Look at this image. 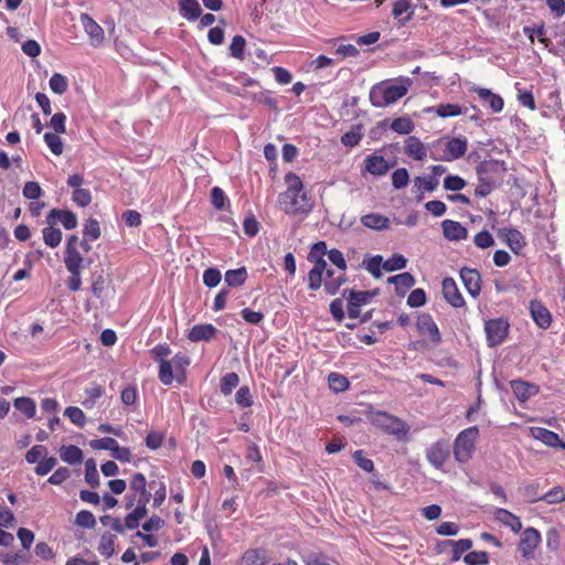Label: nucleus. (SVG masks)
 <instances>
[{
  "instance_id": "dca6fc26",
  "label": "nucleus",
  "mask_w": 565,
  "mask_h": 565,
  "mask_svg": "<svg viewBox=\"0 0 565 565\" xmlns=\"http://www.w3.org/2000/svg\"><path fill=\"white\" fill-rule=\"evenodd\" d=\"M363 166L364 171L374 177L384 175L391 169V164L387 162V160L383 156L375 153L367 156L363 161Z\"/></svg>"
},
{
  "instance_id": "aec40b11",
  "label": "nucleus",
  "mask_w": 565,
  "mask_h": 565,
  "mask_svg": "<svg viewBox=\"0 0 565 565\" xmlns=\"http://www.w3.org/2000/svg\"><path fill=\"white\" fill-rule=\"evenodd\" d=\"M530 311L534 322L542 329L550 328L552 316L548 309L540 301L532 300L530 302Z\"/></svg>"
},
{
  "instance_id": "4be33fe9",
  "label": "nucleus",
  "mask_w": 565,
  "mask_h": 565,
  "mask_svg": "<svg viewBox=\"0 0 565 565\" xmlns=\"http://www.w3.org/2000/svg\"><path fill=\"white\" fill-rule=\"evenodd\" d=\"M441 227L448 241H461L468 237V230L457 221L445 220L441 222Z\"/></svg>"
},
{
  "instance_id": "f3484780",
  "label": "nucleus",
  "mask_w": 565,
  "mask_h": 565,
  "mask_svg": "<svg viewBox=\"0 0 565 565\" xmlns=\"http://www.w3.org/2000/svg\"><path fill=\"white\" fill-rule=\"evenodd\" d=\"M441 287L444 298L449 305H451L455 308H461L465 306L463 297L460 294L457 284L452 278H445L443 280Z\"/></svg>"
},
{
  "instance_id": "ddd939ff",
  "label": "nucleus",
  "mask_w": 565,
  "mask_h": 565,
  "mask_svg": "<svg viewBox=\"0 0 565 565\" xmlns=\"http://www.w3.org/2000/svg\"><path fill=\"white\" fill-rule=\"evenodd\" d=\"M449 456L448 445L445 441H436L426 450V458L435 468H441Z\"/></svg>"
},
{
  "instance_id": "864d4df0",
  "label": "nucleus",
  "mask_w": 565,
  "mask_h": 565,
  "mask_svg": "<svg viewBox=\"0 0 565 565\" xmlns=\"http://www.w3.org/2000/svg\"><path fill=\"white\" fill-rule=\"evenodd\" d=\"M86 398L82 402L85 408H92L96 401L103 395L100 385L94 384L92 387L85 390Z\"/></svg>"
},
{
  "instance_id": "20e7f679",
  "label": "nucleus",
  "mask_w": 565,
  "mask_h": 565,
  "mask_svg": "<svg viewBox=\"0 0 565 565\" xmlns=\"http://www.w3.org/2000/svg\"><path fill=\"white\" fill-rule=\"evenodd\" d=\"M478 434L479 430L477 427H469L457 436L454 445V454L459 462H467L471 458L476 448L475 443Z\"/></svg>"
},
{
  "instance_id": "f257e3e1",
  "label": "nucleus",
  "mask_w": 565,
  "mask_h": 565,
  "mask_svg": "<svg viewBox=\"0 0 565 565\" xmlns=\"http://www.w3.org/2000/svg\"><path fill=\"white\" fill-rule=\"evenodd\" d=\"M287 190L279 194L278 203L280 209L288 215H307L313 209V201L305 191L303 182L294 172L285 175Z\"/></svg>"
},
{
  "instance_id": "58836bf2",
  "label": "nucleus",
  "mask_w": 565,
  "mask_h": 565,
  "mask_svg": "<svg viewBox=\"0 0 565 565\" xmlns=\"http://www.w3.org/2000/svg\"><path fill=\"white\" fill-rule=\"evenodd\" d=\"M85 481L92 487L97 488L100 483L96 461L89 458L85 461Z\"/></svg>"
},
{
  "instance_id": "c85d7f7f",
  "label": "nucleus",
  "mask_w": 565,
  "mask_h": 565,
  "mask_svg": "<svg viewBox=\"0 0 565 565\" xmlns=\"http://www.w3.org/2000/svg\"><path fill=\"white\" fill-rule=\"evenodd\" d=\"M387 282L393 284L395 286L397 295H404L407 289L412 288L415 285L416 280L411 273L405 271L390 277L387 279Z\"/></svg>"
},
{
  "instance_id": "9d476101",
  "label": "nucleus",
  "mask_w": 565,
  "mask_h": 565,
  "mask_svg": "<svg viewBox=\"0 0 565 565\" xmlns=\"http://www.w3.org/2000/svg\"><path fill=\"white\" fill-rule=\"evenodd\" d=\"M416 328L422 337L427 338L434 345L441 341L439 329L429 313H420L417 317Z\"/></svg>"
},
{
  "instance_id": "49530a36",
  "label": "nucleus",
  "mask_w": 565,
  "mask_h": 565,
  "mask_svg": "<svg viewBox=\"0 0 565 565\" xmlns=\"http://www.w3.org/2000/svg\"><path fill=\"white\" fill-rule=\"evenodd\" d=\"M148 513L147 509H142V507H136V509L128 513L125 518V526L129 530L137 529L141 519H143Z\"/></svg>"
},
{
  "instance_id": "c9c22d12",
  "label": "nucleus",
  "mask_w": 565,
  "mask_h": 565,
  "mask_svg": "<svg viewBox=\"0 0 565 565\" xmlns=\"http://www.w3.org/2000/svg\"><path fill=\"white\" fill-rule=\"evenodd\" d=\"M343 296L347 297L348 302H352L354 307H360L366 305L373 294L370 291H354L352 289H345L343 291Z\"/></svg>"
},
{
  "instance_id": "e433bc0d",
  "label": "nucleus",
  "mask_w": 565,
  "mask_h": 565,
  "mask_svg": "<svg viewBox=\"0 0 565 565\" xmlns=\"http://www.w3.org/2000/svg\"><path fill=\"white\" fill-rule=\"evenodd\" d=\"M64 263L66 269H82L84 257L78 247L65 249Z\"/></svg>"
},
{
  "instance_id": "2eb2a0df",
  "label": "nucleus",
  "mask_w": 565,
  "mask_h": 565,
  "mask_svg": "<svg viewBox=\"0 0 565 565\" xmlns=\"http://www.w3.org/2000/svg\"><path fill=\"white\" fill-rule=\"evenodd\" d=\"M472 92H475L479 99L493 113H500L504 107L503 98L494 94L492 90L484 87H473Z\"/></svg>"
},
{
  "instance_id": "bb28decb",
  "label": "nucleus",
  "mask_w": 565,
  "mask_h": 565,
  "mask_svg": "<svg viewBox=\"0 0 565 565\" xmlns=\"http://www.w3.org/2000/svg\"><path fill=\"white\" fill-rule=\"evenodd\" d=\"M361 223L367 228L374 231H383L388 228L390 218L380 213H369L361 217Z\"/></svg>"
},
{
  "instance_id": "4d7b16f0",
  "label": "nucleus",
  "mask_w": 565,
  "mask_h": 565,
  "mask_svg": "<svg viewBox=\"0 0 565 565\" xmlns=\"http://www.w3.org/2000/svg\"><path fill=\"white\" fill-rule=\"evenodd\" d=\"M246 41L242 35H235L232 39L230 45V54L232 57L237 60L244 58V50H245Z\"/></svg>"
},
{
  "instance_id": "de8ad7c7",
  "label": "nucleus",
  "mask_w": 565,
  "mask_h": 565,
  "mask_svg": "<svg viewBox=\"0 0 565 565\" xmlns=\"http://www.w3.org/2000/svg\"><path fill=\"white\" fill-rule=\"evenodd\" d=\"M44 141L55 156H61L63 153L64 145L58 134L46 132L44 135Z\"/></svg>"
},
{
  "instance_id": "a211bd4d",
  "label": "nucleus",
  "mask_w": 565,
  "mask_h": 565,
  "mask_svg": "<svg viewBox=\"0 0 565 565\" xmlns=\"http://www.w3.org/2000/svg\"><path fill=\"white\" fill-rule=\"evenodd\" d=\"M500 237L508 244V246L519 254L525 246L526 241L524 235L516 228L504 227L500 231Z\"/></svg>"
},
{
  "instance_id": "f03ea898",
  "label": "nucleus",
  "mask_w": 565,
  "mask_h": 565,
  "mask_svg": "<svg viewBox=\"0 0 565 565\" xmlns=\"http://www.w3.org/2000/svg\"><path fill=\"white\" fill-rule=\"evenodd\" d=\"M411 78L383 81L370 89V102L376 108H384L404 97L411 86Z\"/></svg>"
},
{
  "instance_id": "7c9ffc66",
  "label": "nucleus",
  "mask_w": 565,
  "mask_h": 565,
  "mask_svg": "<svg viewBox=\"0 0 565 565\" xmlns=\"http://www.w3.org/2000/svg\"><path fill=\"white\" fill-rule=\"evenodd\" d=\"M511 388L519 401H527L531 396L535 395L537 390L534 385L521 380L511 381Z\"/></svg>"
},
{
  "instance_id": "338daca9",
  "label": "nucleus",
  "mask_w": 565,
  "mask_h": 565,
  "mask_svg": "<svg viewBox=\"0 0 565 565\" xmlns=\"http://www.w3.org/2000/svg\"><path fill=\"white\" fill-rule=\"evenodd\" d=\"M473 243L477 247L486 249L494 245V238L489 231L483 230L475 235Z\"/></svg>"
},
{
  "instance_id": "603ef678",
  "label": "nucleus",
  "mask_w": 565,
  "mask_h": 565,
  "mask_svg": "<svg viewBox=\"0 0 565 565\" xmlns=\"http://www.w3.org/2000/svg\"><path fill=\"white\" fill-rule=\"evenodd\" d=\"M407 259L402 254H394L383 263V268L386 271H395L406 267Z\"/></svg>"
},
{
  "instance_id": "a878e982",
  "label": "nucleus",
  "mask_w": 565,
  "mask_h": 565,
  "mask_svg": "<svg viewBox=\"0 0 565 565\" xmlns=\"http://www.w3.org/2000/svg\"><path fill=\"white\" fill-rule=\"evenodd\" d=\"M467 139L465 138H451L446 143V157L445 159L456 160L461 158L467 151Z\"/></svg>"
},
{
  "instance_id": "39448f33",
  "label": "nucleus",
  "mask_w": 565,
  "mask_h": 565,
  "mask_svg": "<svg viewBox=\"0 0 565 565\" xmlns=\"http://www.w3.org/2000/svg\"><path fill=\"white\" fill-rule=\"evenodd\" d=\"M374 422L387 434L395 436L399 440H407L409 426L401 418L379 412Z\"/></svg>"
},
{
  "instance_id": "69168bd1",
  "label": "nucleus",
  "mask_w": 565,
  "mask_h": 565,
  "mask_svg": "<svg viewBox=\"0 0 565 565\" xmlns=\"http://www.w3.org/2000/svg\"><path fill=\"white\" fill-rule=\"evenodd\" d=\"M222 275L217 268L210 267L203 273V284L209 288L216 287L221 281Z\"/></svg>"
},
{
  "instance_id": "a19ab883",
  "label": "nucleus",
  "mask_w": 565,
  "mask_h": 565,
  "mask_svg": "<svg viewBox=\"0 0 565 565\" xmlns=\"http://www.w3.org/2000/svg\"><path fill=\"white\" fill-rule=\"evenodd\" d=\"M239 376L235 372L226 373L220 383V391L224 396L232 394L233 390L238 385Z\"/></svg>"
},
{
  "instance_id": "0e129e2a",
  "label": "nucleus",
  "mask_w": 565,
  "mask_h": 565,
  "mask_svg": "<svg viewBox=\"0 0 565 565\" xmlns=\"http://www.w3.org/2000/svg\"><path fill=\"white\" fill-rule=\"evenodd\" d=\"M83 235L84 238L96 241L100 236L99 223L94 218L87 220L84 224Z\"/></svg>"
},
{
  "instance_id": "c756f323",
  "label": "nucleus",
  "mask_w": 565,
  "mask_h": 565,
  "mask_svg": "<svg viewBox=\"0 0 565 565\" xmlns=\"http://www.w3.org/2000/svg\"><path fill=\"white\" fill-rule=\"evenodd\" d=\"M392 14L398 20L401 24H405L411 21L414 11L409 0H397L394 3Z\"/></svg>"
},
{
  "instance_id": "f704fd0d",
  "label": "nucleus",
  "mask_w": 565,
  "mask_h": 565,
  "mask_svg": "<svg viewBox=\"0 0 565 565\" xmlns=\"http://www.w3.org/2000/svg\"><path fill=\"white\" fill-rule=\"evenodd\" d=\"M363 127L362 125H355L351 128L350 131L345 132L341 137V142L343 146L353 148L360 143L363 138Z\"/></svg>"
},
{
  "instance_id": "72a5a7b5",
  "label": "nucleus",
  "mask_w": 565,
  "mask_h": 565,
  "mask_svg": "<svg viewBox=\"0 0 565 565\" xmlns=\"http://www.w3.org/2000/svg\"><path fill=\"white\" fill-rule=\"evenodd\" d=\"M247 279V270L245 267L230 269L224 275V280L228 287H239Z\"/></svg>"
},
{
  "instance_id": "1a4fd4ad",
  "label": "nucleus",
  "mask_w": 565,
  "mask_h": 565,
  "mask_svg": "<svg viewBox=\"0 0 565 565\" xmlns=\"http://www.w3.org/2000/svg\"><path fill=\"white\" fill-rule=\"evenodd\" d=\"M541 533L534 527H526L522 534L519 543V552L525 559H531L534 556V551L541 543Z\"/></svg>"
},
{
  "instance_id": "37998d69",
  "label": "nucleus",
  "mask_w": 565,
  "mask_h": 565,
  "mask_svg": "<svg viewBox=\"0 0 565 565\" xmlns=\"http://www.w3.org/2000/svg\"><path fill=\"white\" fill-rule=\"evenodd\" d=\"M115 539L116 536L111 533H104L102 536H100V541H99V545H98V551L99 553L109 558L114 555L115 553Z\"/></svg>"
},
{
  "instance_id": "4468645a",
  "label": "nucleus",
  "mask_w": 565,
  "mask_h": 565,
  "mask_svg": "<svg viewBox=\"0 0 565 565\" xmlns=\"http://www.w3.org/2000/svg\"><path fill=\"white\" fill-rule=\"evenodd\" d=\"M81 23L90 39L93 46H99L104 41L103 28L88 14H81Z\"/></svg>"
},
{
  "instance_id": "680f3d73",
  "label": "nucleus",
  "mask_w": 565,
  "mask_h": 565,
  "mask_svg": "<svg viewBox=\"0 0 565 565\" xmlns=\"http://www.w3.org/2000/svg\"><path fill=\"white\" fill-rule=\"evenodd\" d=\"M452 545V559H460L462 553L470 550L472 546V541L470 539H460L458 541H449Z\"/></svg>"
},
{
  "instance_id": "bf43d9fd",
  "label": "nucleus",
  "mask_w": 565,
  "mask_h": 565,
  "mask_svg": "<svg viewBox=\"0 0 565 565\" xmlns=\"http://www.w3.org/2000/svg\"><path fill=\"white\" fill-rule=\"evenodd\" d=\"M409 182V174L407 169L398 168L392 173V184L394 189L399 190L407 186Z\"/></svg>"
},
{
  "instance_id": "3c124183",
  "label": "nucleus",
  "mask_w": 565,
  "mask_h": 565,
  "mask_svg": "<svg viewBox=\"0 0 565 565\" xmlns=\"http://www.w3.org/2000/svg\"><path fill=\"white\" fill-rule=\"evenodd\" d=\"M415 186L420 191L433 192L437 189L439 180L435 177H416L414 179Z\"/></svg>"
},
{
  "instance_id": "7ed1b4c3",
  "label": "nucleus",
  "mask_w": 565,
  "mask_h": 565,
  "mask_svg": "<svg viewBox=\"0 0 565 565\" xmlns=\"http://www.w3.org/2000/svg\"><path fill=\"white\" fill-rule=\"evenodd\" d=\"M327 253V244L323 241L317 242L312 245L308 260L313 264L312 269L308 274V288L310 290H318L324 279H331L334 275L331 268H328L327 260L324 259V255Z\"/></svg>"
},
{
  "instance_id": "393cba45",
  "label": "nucleus",
  "mask_w": 565,
  "mask_h": 565,
  "mask_svg": "<svg viewBox=\"0 0 565 565\" xmlns=\"http://www.w3.org/2000/svg\"><path fill=\"white\" fill-rule=\"evenodd\" d=\"M405 153L414 160L422 161L427 154L425 145L415 136L405 140Z\"/></svg>"
},
{
  "instance_id": "4c0bfd02",
  "label": "nucleus",
  "mask_w": 565,
  "mask_h": 565,
  "mask_svg": "<svg viewBox=\"0 0 565 565\" xmlns=\"http://www.w3.org/2000/svg\"><path fill=\"white\" fill-rule=\"evenodd\" d=\"M43 241L44 243L51 247H57L62 242V232L60 228L50 225L42 230Z\"/></svg>"
},
{
  "instance_id": "052dcab7",
  "label": "nucleus",
  "mask_w": 565,
  "mask_h": 565,
  "mask_svg": "<svg viewBox=\"0 0 565 565\" xmlns=\"http://www.w3.org/2000/svg\"><path fill=\"white\" fill-rule=\"evenodd\" d=\"M347 281V276L342 271L340 275H338L337 277H333L331 279H324L323 281V286H324V289L327 291V294L329 295H335L340 287Z\"/></svg>"
},
{
  "instance_id": "f8f14e48",
  "label": "nucleus",
  "mask_w": 565,
  "mask_h": 565,
  "mask_svg": "<svg viewBox=\"0 0 565 565\" xmlns=\"http://www.w3.org/2000/svg\"><path fill=\"white\" fill-rule=\"evenodd\" d=\"M460 278L468 291V294L476 298L481 291V276L477 269L463 267L460 270Z\"/></svg>"
},
{
  "instance_id": "8fccbe9b",
  "label": "nucleus",
  "mask_w": 565,
  "mask_h": 565,
  "mask_svg": "<svg viewBox=\"0 0 565 565\" xmlns=\"http://www.w3.org/2000/svg\"><path fill=\"white\" fill-rule=\"evenodd\" d=\"M64 415L76 426H78V427L85 426L86 416L79 407L68 406L65 408Z\"/></svg>"
},
{
  "instance_id": "ea45409f",
  "label": "nucleus",
  "mask_w": 565,
  "mask_h": 565,
  "mask_svg": "<svg viewBox=\"0 0 565 565\" xmlns=\"http://www.w3.org/2000/svg\"><path fill=\"white\" fill-rule=\"evenodd\" d=\"M14 407L28 418H33L36 412L35 402L30 397H18L13 402Z\"/></svg>"
},
{
  "instance_id": "423d86ee",
  "label": "nucleus",
  "mask_w": 565,
  "mask_h": 565,
  "mask_svg": "<svg viewBox=\"0 0 565 565\" xmlns=\"http://www.w3.org/2000/svg\"><path fill=\"white\" fill-rule=\"evenodd\" d=\"M150 352L152 358L160 363L158 373L160 382L164 385H171L173 382L171 362L167 360V358L171 354L170 347L166 343H160L151 349Z\"/></svg>"
},
{
  "instance_id": "cd10ccee",
  "label": "nucleus",
  "mask_w": 565,
  "mask_h": 565,
  "mask_svg": "<svg viewBox=\"0 0 565 565\" xmlns=\"http://www.w3.org/2000/svg\"><path fill=\"white\" fill-rule=\"evenodd\" d=\"M179 12L189 21H195L202 14V9L198 0H179Z\"/></svg>"
},
{
  "instance_id": "6e6d98bb",
  "label": "nucleus",
  "mask_w": 565,
  "mask_h": 565,
  "mask_svg": "<svg viewBox=\"0 0 565 565\" xmlns=\"http://www.w3.org/2000/svg\"><path fill=\"white\" fill-rule=\"evenodd\" d=\"M543 501L548 504L562 503L565 501V490L561 486H556L542 495Z\"/></svg>"
},
{
  "instance_id": "6ab92c4d",
  "label": "nucleus",
  "mask_w": 565,
  "mask_h": 565,
  "mask_svg": "<svg viewBox=\"0 0 565 565\" xmlns=\"http://www.w3.org/2000/svg\"><path fill=\"white\" fill-rule=\"evenodd\" d=\"M56 220H58L66 230H74L77 226L76 214L68 210H51L46 216L47 224L54 225Z\"/></svg>"
},
{
  "instance_id": "0eeeda50",
  "label": "nucleus",
  "mask_w": 565,
  "mask_h": 565,
  "mask_svg": "<svg viewBox=\"0 0 565 565\" xmlns=\"http://www.w3.org/2000/svg\"><path fill=\"white\" fill-rule=\"evenodd\" d=\"M505 171V162L497 159L483 160L476 167L478 180H489L495 182V184Z\"/></svg>"
},
{
  "instance_id": "b1692460",
  "label": "nucleus",
  "mask_w": 565,
  "mask_h": 565,
  "mask_svg": "<svg viewBox=\"0 0 565 565\" xmlns=\"http://www.w3.org/2000/svg\"><path fill=\"white\" fill-rule=\"evenodd\" d=\"M494 519L501 524L510 527L513 533H519L522 530L520 518L507 509L497 508L494 510Z\"/></svg>"
},
{
  "instance_id": "473e14b6",
  "label": "nucleus",
  "mask_w": 565,
  "mask_h": 565,
  "mask_svg": "<svg viewBox=\"0 0 565 565\" xmlns=\"http://www.w3.org/2000/svg\"><path fill=\"white\" fill-rule=\"evenodd\" d=\"M61 459L70 465H77L83 461V451L79 447L70 445L60 448Z\"/></svg>"
},
{
  "instance_id": "79ce46f5",
  "label": "nucleus",
  "mask_w": 565,
  "mask_h": 565,
  "mask_svg": "<svg viewBox=\"0 0 565 565\" xmlns=\"http://www.w3.org/2000/svg\"><path fill=\"white\" fill-rule=\"evenodd\" d=\"M328 383H329L330 390H332L335 393H341V392L347 391L350 385L349 380L344 375L337 373V372H332L329 374Z\"/></svg>"
},
{
  "instance_id": "c03bdc74",
  "label": "nucleus",
  "mask_w": 565,
  "mask_h": 565,
  "mask_svg": "<svg viewBox=\"0 0 565 565\" xmlns=\"http://www.w3.org/2000/svg\"><path fill=\"white\" fill-rule=\"evenodd\" d=\"M415 128L414 122L408 117H398L391 124V129L401 135H408Z\"/></svg>"
},
{
  "instance_id": "2f4dec72",
  "label": "nucleus",
  "mask_w": 565,
  "mask_h": 565,
  "mask_svg": "<svg viewBox=\"0 0 565 565\" xmlns=\"http://www.w3.org/2000/svg\"><path fill=\"white\" fill-rule=\"evenodd\" d=\"M169 361L171 362L173 380L175 379L178 382H181L184 379L185 369L190 364V358L185 354L178 353Z\"/></svg>"
},
{
  "instance_id": "5fc2aeb1",
  "label": "nucleus",
  "mask_w": 565,
  "mask_h": 565,
  "mask_svg": "<svg viewBox=\"0 0 565 565\" xmlns=\"http://www.w3.org/2000/svg\"><path fill=\"white\" fill-rule=\"evenodd\" d=\"M539 489H540V484L537 482H534V481L530 482V483L525 484L522 489L523 497L530 503H535V502L542 501L543 494H540Z\"/></svg>"
},
{
  "instance_id": "6e6552de",
  "label": "nucleus",
  "mask_w": 565,
  "mask_h": 565,
  "mask_svg": "<svg viewBox=\"0 0 565 565\" xmlns=\"http://www.w3.org/2000/svg\"><path fill=\"white\" fill-rule=\"evenodd\" d=\"M509 322L503 318L491 319L486 322L484 331L487 334V342L490 348L500 345L509 333Z\"/></svg>"
},
{
  "instance_id": "412c9836",
  "label": "nucleus",
  "mask_w": 565,
  "mask_h": 565,
  "mask_svg": "<svg viewBox=\"0 0 565 565\" xmlns=\"http://www.w3.org/2000/svg\"><path fill=\"white\" fill-rule=\"evenodd\" d=\"M217 332L211 323L195 324L189 331L188 339L192 342L210 341L216 337Z\"/></svg>"
},
{
  "instance_id": "09e8293b",
  "label": "nucleus",
  "mask_w": 565,
  "mask_h": 565,
  "mask_svg": "<svg viewBox=\"0 0 565 565\" xmlns=\"http://www.w3.org/2000/svg\"><path fill=\"white\" fill-rule=\"evenodd\" d=\"M435 113L441 117H456L462 114V108L457 104H440L435 107Z\"/></svg>"
},
{
  "instance_id": "5701e85b",
  "label": "nucleus",
  "mask_w": 565,
  "mask_h": 565,
  "mask_svg": "<svg viewBox=\"0 0 565 565\" xmlns=\"http://www.w3.org/2000/svg\"><path fill=\"white\" fill-rule=\"evenodd\" d=\"M270 561L268 551L265 548L247 550L238 561V565H266Z\"/></svg>"
},
{
  "instance_id": "e2e57ef3",
  "label": "nucleus",
  "mask_w": 565,
  "mask_h": 565,
  "mask_svg": "<svg viewBox=\"0 0 565 565\" xmlns=\"http://www.w3.org/2000/svg\"><path fill=\"white\" fill-rule=\"evenodd\" d=\"M463 562L467 565H487L489 563V555L483 551H473L465 555Z\"/></svg>"
},
{
  "instance_id": "a18cd8bd",
  "label": "nucleus",
  "mask_w": 565,
  "mask_h": 565,
  "mask_svg": "<svg viewBox=\"0 0 565 565\" xmlns=\"http://www.w3.org/2000/svg\"><path fill=\"white\" fill-rule=\"evenodd\" d=\"M50 88L53 93L62 95L68 88L67 78L61 73H54L49 81Z\"/></svg>"
},
{
  "instance_id": "13d9d810",
  "label": "nucleus",
  "mask_w": 565,
  "mask_h": 565,
  "mask_svg": "<svg viewBox=\"0 0 565 565\" xmlns=\"http://www.w3.org/2000/svg\"><path fill=\"white\" fill-rule=\"evenodd\" d=\"M75 524L84 529H93L96 525V519L90 511L82 510L76 514Z\"/></svg>"
},
{
  "instance_id": "9b49d317",
  "label": "nucleus",
  "mask_w": 565,
  "mask_h": 565,
  "mask_svg": "<svg viewBox=\"0 0 565 565\" xmlns=\"http://www.w3.org/2000/svg\"><path fill=\"white\" fill-rule=\"evenodd\" d=\"M530 435L534 439L540 440L548 447L555 449H565V443L559 438V436L544 427H531Z\"/></svg>"
},
{
  "instance_id": "774afa93",
  "label": "nucleus",
  "mask_w": 565,
  "mask_h": 565,
  "mask_svg": "<svg viewBox=\"0 0 565 565\" xmlns=\"http://www.w3.org/2000/svg\"><path fill=\"white\" fill-rule=\"evenodd\" d=\"M235 402L241 407L253 405V396L248 386H241L235 394Z\"/></svg>"
}]
</instances>
